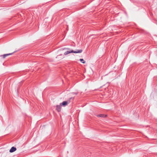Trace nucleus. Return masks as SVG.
Wrapping results in <instances>:
<instances>
[{
    "label": "nucleus",
    "mask_w": 157,
    "mask_h": 157,
    "mask_svg": "<svg viewBox=\"0 0 157 157\" xmlns=\"http://www.w3.org/2000/svg\"><path fill=\"white\" fill-rule=\"evenodd\" d=\"M3 56V59H4L5 58V57L7 56H8V55L7 54H4L3 55H1L0 56Z\"/></svg>",
    "instance_id": "nucleus-8"
},
{
    "label": "nucleus",
    "mask_w": 157,
    "mask_h": 157,
    "mask_svg": "<svg viewBox=\"0 0 157 157\" xmlns=\"http://www.w3.org/2000/svg\"><path fill=\"white\" fill-rule=\"evenodd\" d=\"M82 49H77L76 50V51L73 50V53H81L82 52Z\"/></svg>",
    "instance_id": "nucleus-4"
},
{
    "label": "nucleus",
    "mask_w": 157,
    "mask_h": 157,
    "mask_svg": "<svg viewBox=\"0 0 157 157\" xmlns=\"http://www.w3.org/2000/svg\"><path fill=\"white\" fill-rule=\"evenodd\" d=\"M14 52H13V53H8V54H7L8 55V56H9V55H12L13 54V53Z\"/></svg>",
    "instance_id": "nucleus-10"
},
{
    "label": "nucleus",
    "mask_w": 157,
    "mask_h": 157,
    "mask_svg": "<svg viewBox=\"0 0 157 157\" xmlns=\"http://www.w3.org/2000/svg\"><path fill=\"white\" fill-rule=\"evenodd\" d=\"M80 61L83 63H85V61L83 59H79Z\"/></svg>",
    "instance_id": "nucleus-7"
},
{
    "label": "nucleus",
    "mask_w": 157,
    "mask_h": 157,
    "mask_svg": "<svg viewBox=\"0 0 157 157\" xmlns=\"http://www.w3.org/2000/svg\"><path fill=\"white\" fill-rule=\"evenodd\" d=\"M61 105L60 104L59 105H57L56 106V110L58 112H59L61 111Z\"/></svg>",
    "instance_id": "nucleus-1"
},
{
    "label": "nucleus",
    "mask_w": 157,
    "mask_h": 157,
    "mask_svg": "<svg viewBox=\"0 0 157 157\" xmlns=\"http://www.w3.org/2000/svg\"><path fill=\"white\" fill-rule=\"evenodd\" d=\"M17 150V148L14 147H12L10 149L9 152L10 153H13L15 151Z\"/></svg>",
    "instance_id": "nucleus-2"
},
{
    "label": "nucleus",
    "mask_w": 157,
    "mask_h": 157,
    "mask_svg": "<svg viewBox=\"0 0 157 157\" xmlns=\"http://www.w3.org/2000/svg\"><path fill=\"white\" fill-rule=\"evenodd\" d=\"M97 117H105L107 116L106 115H104V114H100L98 115L97 116Z\"/></svg>",
    "instance_id": "nucleus-6"
},
{
    "label": "nucleus",
    "mask_w": 157,
    "mask_h": 157,
    "mask_svg": "<svg viewBox=\"0 0 157 157\" xmlns=\"http://www.w3.org/2000/svg\"><path fill=\"white\" fill-rule=\"evenodd\" d=\"M66 49H69V48H66Z\"/></svg>",
    "instance_id": "nucleus-11"
},
{
    "label": "nucleus",
    "mask_w": 157,
    "mask_h": 157,
    "mask_svg": "<svg viewBox=\"0 0 157 157\" xmlns=\"http://www.w3.org/2000/svg\"><path fill=\"white\" fill-rule=\"evenodd\" d=\"M60 105L64 107L67 105L68 104V102L67 101H63L62 103H61L60 104Z\"/></svg>",
    "instance_id": "nucleus-3"
},
{
    "label": "nucleus",
    "mask_w": 157,
    "mask_h": 157,
    "mask_svg": "<svg viewBox=\"0 0 157 157\" xmlns=\"http://www.w3.org/2000/svg\"><path fill=\"white\" fill-rule=\"evenodd\" d=\"M78 92H72L71 93V94H75V95H77L78 94Z\"/></svg>",
    "instance_id": "nucleus-9"
},
{
    "label": "nucleus",
    "mask_w": 157,
    "mask_h": 157,
    "mask_svg": "<svg viewBox=\"0 0 157 157\" xmlns=\"http://www.w3.org/2000/svg\"><path fill=\"white\" fill-rule=\"evenodd\" d=\"M73 50H70L69 51H67L65 52L64 53V55H67L69 54L73 53Z\"/></svg>",
    "instance_id": "nucleus-5"
}]
</instances>
